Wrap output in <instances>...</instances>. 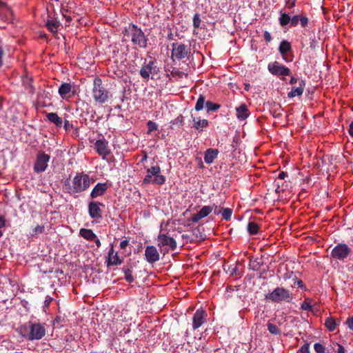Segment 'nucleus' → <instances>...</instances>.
<instances>
[{"mask_svg": "<svg viewBox=\"0 0 353 353\" xmlns=\"http://www.w3.org/2000/svg\"><path fill=\"white\" fill-rule=\"evenodd\" d=\"M201 23V18H200V15H199V14L196 13L194 15V17H193V26H194V28L195 29L199 28Z\"/></svg>", "mask_w": 353, "mask_h": 353, "instance_id": "obj_40", "label": "nucleus"}, {"mask_svg": "<svg viewBox=\"0 0 353 353\" xmlns=\"http://www.w3.org/2000/svg\"><path fill=\"white\" fill-rule=\"evenodd\" d=\"M267 326H268V331L271 334H275V335H278V334H281L280 329L276 325L271 323H268Z\"/></svg>", "mask_w": 353, "mask_h": 353, "instance_id": "obj_36", "label": "nucleus"}, {"mask_svg": "<svg viewBox=\"0 0 353 353\" xmlns=\"http://www.w3.org/2000/svg\"><path fill=\"white\" fill-rule=\"evenodd\" d=\"M299 21L301 27L305 28L307 26L309 20L307 17L301 16Z\"/></svg>", "mask_w": 353, "mask_h": 353, "instance_id": "obj_50", "label": "nucleus"}, {"mask_svg": "<svg viewBox=\"0 0 353 353\" xmlns=\"http://www.w3.org/2000/svg\"><path fill=\"white\" fill-rule=\"evenodd\" d=\"M219 150L217 149L209 148L204 153V161L206 163L210 164L217 157Z\"/></svg>", "mask_w": 353, "mask_h": 353, "instance_id": "obj_25", "label": "nucleus"}, {"mask_svg": "<svg viewBox=\"0 0 353 353\" xmlns=\"http://www.w3.org/2000/svg\"><path fill=\"white\" fill-rule=\"evenodd\" d=\"M267 301L274 303H291L294 299L293 294L283 287H276L271 292L265 294Z\"/></svg>", "mask_w": 353, "mask_h": 353, "instance_id": "obj_4", "label": "nucleus"}, {"mask_svg": "<svg viewBox=\"0 0 353 353\" xmlns=\"http://www.w3.org/2000/svg\"><path fill=\"white\" fill-rule=\"evenodd\" d=\"M205 102V97L203 94H200L195 105V110L200 111L203 108Z\"/></svg>", "mask_w": 353, "mask_h": 353, "instance_id": "obj_33", "label": "nucleus"}, {"mask_svg": "<svg viewBox=\"0 0 353 353\" xmlns=\"http://www.w3.org/2000/svg\"><path fill=\"white\" fill-rule=\"evenodd\" d=\"M232 212V209L231 208H222L221 212L222 218L225 221H229L231 219Z\"/></svg>", "mask_w": 353, "mask_h": 353, "instance_id": "obj_34", "label": "nucleus"}, {"mask_svg": "<svg viewBox=\"0 0 353 353\" xmlns=\"http://www.w3.org/2000/svg\"><path fill=\"white\" fill-rule=\"evenodd\" d=\"M147 125H148V134L151 133L153 131L157 130V128H158L157 124L152 121H148Z\"/></svg>", "mask_w": 353, "mask_h": 353, "instance_id": "obj_41", "label": "nucleus"}, {"mask_svg": "<svg viewBox=\"0 0 353 353\" xmlns=\"http://www.w3.org/2000/svg\"><path fill=\"white\" fill-rule=\"evenodd\" d=\"M92 241L95 243L97 248H99L101 246V241L97 236H95V239H93Z\"/></svg>", "mask_w": 353, "mask_h": 353, "instance_id": "obj_60", "label": "nucleus"}, {"mask_svg": "<svg viewBox=\"0 0 353 353\" xmlns=\"http://www.w3.org/2000/svg\"><path fill=\"white\" fill-rule=\"evenodd\" d=\"M268 70L275 76H288L290 74V69L280 64L278 61L270 63L268 65Z\"/></svg>", "mask_w": 353, "mask_h": 353, "instance_id": "obj_14", "label": "nucleus"}, {"mask_svg": "<svg viewBox=\"0 0 353 353\" xmlns=\"http://www.w3.org/2000/svg\"><path fill=\"white\" fill-rule=\"evenodd\" d=\"M67 192L69 194L81 193L85 191L90 185V177L83 172L77 173L72 181V185L70 179L64 182Z\"/></svg>", "mask_w": 353, "mask_h": 353, "instance_id": "obj_3", "label": "nucleus"}, {"mask_svg": "<svg viewBox=\"0 0 353 353\" xmlns=\"http://www.w3.org/2000/svg\"><path fill=\"white\" fill-rule=\"evenodd\" d=\"M110 185L108 183H98L92 189L90 193V198L94 199L104 195Z\"/></svg>", "mask_w": 353, "mask_h": 353, "instance_id": "obj_18", "label": "nucleus"}, {"mask_svg": "<svg viewBox=\"0 0 353 353\" xmlns=\"http://www.w3.org/2000/svg\"><path fill=\"white\" fill-rule=\"evenodd\" d=\"M314 348L316 353H324L325 352V347L319 343L314 344Z\"/></svg>", "mask_w": 353, "mask_h": 353, "instance_id": "obj_45", "label": "nucleus"}, {"mask_svg": "<svg viewBox=\"0 0 353 353\" xmlns=\"http://www.w3.org/2000/svg\"><path fill=\"white\" fill-rule=\"evenodd\" d=\"M63 320H64V319L60 316H56V318L53 321V325L62 327L63 326L62 323H63Z\"/></svg>", "mask_w": 353, "mask_h": 353, "instance_id": "obj_46", "label": "nucleus"}, {"mask_svg": "<svg viewBox=\"0 0 353 353\" xmlns=\"http://www.w3.org/2000/svg\"><path fill=\"white\" fill-rule=\"evenodd\" d=\"M92 96L94 101L100 104L107 102L111 97L110 92L103 86L101 78L97 77L94 79Z\"/></svg>", "mask_w": 353, "mask_h": 353, "instance_id": "obj_5", "label": "nucleus"}, {"mask_svg": "<svg viewBox=\"0 0 353 353\" xmlns=\"http://www.w3.org/2000/svg\"><path fill=\"white\" fill-rule=\"evenodd\" d=\"M129 242L128 240H123L120 243V248L123 250L125 249L126 247L128 245Z\"/></svg>", "mask_w": 353, "mask_h": 353, "instance_id": "obj_58", "label": "nucleus"}, {"mask_svg": "<svg viewBox=\"0 0 353 353\" xmlns=\"http://www.w3.org/2000/svg\"><path fill=\"white\" fill-rule=\"evenodd\" d=\"M294 284H296L299 288L303 290H307L306 286L301 280H297L296 282L294 283Z\"/></svg>", "mask_w": 353, "mask_h": 353, "instance_id": "obj_53", "label": "nucleus"}, {"mask_svg": "<svg viewBox=\"0 0 353 353\" xmlns=\"http://www.w3.org/2000/svg\"><path fill=\"white\" fill-rule=\"evenodd\" d=\"M348 132L350 136L353 137V121L350 125Z\"/></svg>", "mask_w": 353, "mask_h": 353, "instance_id": "obj_64", "label": "nucleus"}, {"mask_svg": "<svg viewBox=\"0 0 353 353\" xmlns=\"http://www.w3.org/2000/svg\"><path fill=\"white\" fill-rule=\"evenodd\" d=\"M64 125L63 128L66 132L70 131V128H74L75 130V134L78 133V128H74L72 123H70L69 121L66 119V114H65L64 121H63Z\"/></svg>", "mask_w": 353, "mask_h": 353, "instance_id": "obj_37", "label": "nucleus"}, {"mask_svg": "<svg viewBox=\"0 0 353 353\" xmlns=\"http://www.w3.org/2000/svg\"><path fill=\"white\" fill-rule=\"evenodd\" d=\"M46 119L52 123H54L55 126L60 128L63 126V119L55 112L47 113Z\"/></svg>", "mask_w": 353, "mask_h": 353, "instance_id": "obj_24", "label": "nucleus"}, {"mask_svg": "<svg viewBox=\"0 0 353 353\" xmlns=\"http://www.w3.org/2000/svg\"><path fill=\"white\" fill-rule=\"evenodd\" d=\"M287 176H288L287 172L282 171V172H279L278 178L280 179H284Z\"/></svg>", "mask_w": 353, "mask_h": 353, "instance_id": "obj_62", "label": "nucleus"}, {"mask_svg": "<svg viewBox=\"0 0 353 353\" xmlns=\"http://www.w3.org/2000/svg\"><path fill=\"white\" fill-rule=\"evenodd\" d=\"M301 15H295L292 18H291L290 26L292 27H295L298 25L300 21Z\"/></svg>", "mask_w": 353, "mask_h": 353, "instance_id": "obj_47", "label": "nucleus"}, {"mask_svg": "<svg viewBox=\"0 0 353 353\" xmlns=\"http://www.w3.org/2000/svg\"><path fill=\"white\" fill-rule=\"evenodd\" d=\"M263 37L266 42H270L272 40V37L268 31L264 32Z\"/></svg>", "mask_w": 353, "mask_h": 353, "instance_id": "obj_56", "label": "nucleus"}, {"mask_svg": "<svg viewBox=\"0 0 353 353\" xmlns=\"http://www.w3.org/2000/svg\"><path fill=\"white\" fill-rule=\"evenodd\" d=\"M203 217L202 216V215L201 214V213L199 212H198L196 214H194L192 218H191V221L193 222V223H197L200 219H203Z\"/></svg>", "mask_w": 353, "mask_h": 353, "instance_id": "obj_51", "label": "nucleus"}, {"mask_svg": "<svg viewBox=\"0 0 353 353\" xmlns=\"http://www.w3.org/2000/svg\"><path fill=\"white\" fill-rule=\"evenodd\" d=\"M94 150L104 160L110 161V157L113 158V156L111 155V150L108 146V141L104 138L96 141Z\"/></svg>", "mask_w": 353, "mask_h": 353, "instance_id": "obj_10", "label": "nucleus"}, {"mask_svg": "<svg viewBox=\"0 0 353 353\" xmlns=\"http://www.w3.org/2000/svg\"><path fill=\"white\" fill-rule=\"evenodd\" d=\"M123 39H130L132 46L145 49L148 46L149 39L137 25L130 23L123 30Z\"/></svg>", "mask_w": 353, "mask_h": 353, "instance_id": "obj_1", "label": "nucleus"}, {"mask_svg": "<svg viewBox=\"0 0 353 353\" xmlns=\"http://www.w3.org/2000/svg\"><path fill=\"white\" fill-rule=\"evenodd\" d=\"M305 86V82L304 80H300L299 81V86H293L292 88V90L288 94V97L289 98H293L296 96H301L302 95L304 88Z\"/></svg>", "mask_w": 353, "mask_h": 353, "instance_id": "obj_22", "label": "nucleus"}, {"mask_svg": "<svg viewBox=\"0 0 353 353\" xmlns=\"http://www.w3.org/2000/svg\"><path fill=\"white\" fill-rule=\"evenodd\" d=\"M159 72V69L157 65V60L151 57L148 61L145 59L141 68L139 74L143 79L148 80L150 74H157Z\"/></svg>", "mask_w": 353, "mask_h": 353, "instance_id": "obj_8", "label": "nucleus"}, {"mask_svg": "<svg viewBox=\"0 0 353 353\" xmlns=\"http://www.w3.org/2000/svg\"><path fill=\"white\" fill-rule=\"evenodd\" d=\"M79 235L88 241L95 239V236H97L92 230L85 228H81L80 230Z\"/></svg>", "mask_w": 353, "mask_h": 353, "instance_id": "obj_28", "label": "nucleus"}, {"mask_svg": "<svg viewBox=\"0 0 353 353\" xmlns=\"http://www.w3.org/2000/svg\"><path fill=\"white\" fill-rule=\"evenodd\" d=\"M346 324L347 325L348 327L353 330V316L349 317L346 321Z\"/></svg>", "mask_w": 353, "mask_h": 353, "instance_id": "obj_54", "label": "nucleus"}, {"mask_svg": "<svg viewBox=\"0 0 353 353\" xmlns=\"http://www.w3.org/2000/svg\"><path fill=\"white\" fill-rule=\"evenodd\" d=\"M190 54L191 48L190 45L180 42H175L172 44L171 59L173 61L185 59H188Z\"/></svg>", "mask_w": 353, "mask_h": 353, "instance_id": "obj_6", "label": "nucleus"}, {"mask_svg": "<svg viewBox=\"0 0 353 353\" xmlns=\"http://www.w3.org/2000/svg\"><path fill=\"white\" fill-rule=\"evenodd\" d=\"M125 279L128 283H132L134 281V277L132 276V272L130 269H124Z\"/></svg>", "mask_w": 353, "mask_h": 353, "instance_id": "obj_39", "label": "nucleus"}, {"mask_svg": "<svg viewBox=\"0 0 353 353\" xmlns=\"http://www.w3.org/2000/svg\"><path fill=\"white\" fill-rule=\"evenodd\" d=\"M161 168L159 165L152 166L147 170V174L143 180L145 184L154 183L163 185L165 182V177L161 174Z\"/></svg>", "mask_w": 353, "mask_h": 353, "instance_id": "obj_7", "label": "nucleus"}, {"mask_svg": "<svg viewBox=\"0 0 353 353\" xmlns=\"http://www.w3.org/2000/svg\"><path fill=\"white\" fill-rule=\"evenodd\" d=\"M46 26L56 37L60 23L57 19H48L46 22Z\"/></svg>", "mask_w": 353, "mask_h": 353, "instance_id": "obj_27", "label": "nucleus"}, {"mask_svg": "<svg viewBox=\"0 0 353 353\" xmlns=\"http://www.w3.org/2000/svg\"><path fill=\"white\" fill-rule=\"evenodd\" d=\"M296 0H285V6L288 9H292L296 5Z\"/></svg>", "mask_w": 353, "mask_h": 353, "instance_id": "obj_52", "label": "nucleus"}, {"mask_svg": "<svg viewBox=\"0 0 353 353\" xmlns=\"http://www.w3.org/2000/svg\"><path fill=\"white\" fill-rule=\"evenodd\" d=\"M312 299L305 298L304 301L301 303V308L303 310L313 312L312 303Z\"/></svg>", "mask_w": 353, "mask_h": 353, "instance_id": "obj_31", "label": "nucleus"}, {"mask_svg": "<svg viewBox=\"0 0 353 353\" xmlns=\"http://www.w3.org/2000/svg\"><path fill=\"white\" fill-rule=\"evenodd\" d=\"M250 114L246 104L242 103L236 108V116L239 121L245 120Z\"/></svg>", "mask_w": 353, "mask_h": 353, "instance_id": "obj_21", "label": "nucleus"}, {"mask_svg": "<svg viewBox=\"0 0 353 353\" xmlns=\"http://www.w3.org/2000/svg\"><path fill=\"white\" fill-rule=\"evenodd\" d=\"M107 266L119 265L123 263V259H120L117 252H114L113 245H111L108 252V257L106 260Z\"/></svg>", "mask_w": 353, "mask_h": 353, "instance_id": "obj_20", "label": "nucleus"}, {"mask_svg": "<svg viewBox=\"0 0 353 353\" xmlns=\"http://www.w3.org/2000/svg\"><path fill=\"white\" fill-rule=\"evenodd\" d=\"M171 68H172L171 74L173 77H179V78H182L183 77V75L185 74V73L183 72L179 71L176 68L171 67Z\"/></svg>", "mask_w": 353, "mask_h": 353, "instance_id": "obj_42", "label": "nucleus"}, {"mask_svg": "<svg viewBox=\"0 0 353 353\" xmlns=\"http://www.w3.org/2000/svg\"><path fill=\"white\" fill-rule=\"evenodd\" d=\"M309 347V343H306L301 347L296 353H310Z\"/></svg>", "mask_w": 353, "mask_h": 353, "instance_id": "obj_48", "label": "nucleus"}, {"mask_svg": "<svg viewBox=\"0 0 353 353\" xmlns=\"http://www.w3.org/2000/svg\"><path fill=\"white\" fill-rule=\"evenodd\" d=\"M212 210H213V207L205 205L199 212L201 213L202 216L204 218V217H206L207 216H208L212 212Z\"/></svg>", "mask_w": 353, "mask_h": 353, "instance_id": "obj_38", "label": "nucleus"}, {"mask_svg": "<svg viewBox=\"0 0 353 353\" xmlns=\"http://www.w3.org/2000/svg\"><path fill=\"white\" fill-rule=\"evenodd\" d=\"M50 159V155L46 154L43 151H39L37 155L34 164V171L36 173H41L44 172L48 167V163L49 162Z\"/></svg>", "mask_w": 353, "mask_h": 353, "instance_id": "obj_12", "label": "nucleus"}, {"mask_svg": "<svg viewBox=\"0 0 353 353\" xmlns=\"http://www.w3.org/2000/svg\"><path fill=\"white\" fill-rule=\"evenodd\" d=\"M45 228L43 225H37L35 227L33 230V233L32 234V236H36L39 234H41L44 232Z\"/></svg>", "mask_w": 353, "mask_h": 353, "instance_id": "obj_44", "label": "nucleus"}, {"mask_svg": "<svg viewBox=\"0 0 353 353\" xmlns=\"http://www.w3.org/2000/svg\"><path fill=\"white\" fill-rule=\"evenodd\" d=\"M58 92L62 99L68 100L76 94L74 85L70 83H63L59 87Z\"/></svg>", "mask_w": 353, "mask_h": 353, "instance_id": "obj_15", "label": "nucleus"}, {"mask_svg": "<svg viewBox=\"0 0 353 353\" xmlns=\"http://www.w3.org/2000/svg\"><path fill=\"white\" fill-rule=\"evenodd\" d=\"M179 123L180 124H183V117L181 114L178 116L175 119L174 121L173 122V123Z\"/></svg>", "mask_w": 353, "mask_h": 353, "instance_id": "obj_57", "label": "nucleus"}, {"mask_svg": "<svg viewBox=\"0 0 353 353\" xmlns=\"http://www.w3.org/2000/svg\"><path fill=\"white\" fill-rule=\"evenodd\" d=\"M337 345H338L337 353H345V350L341 345L337 344Z\"/></svg>", "mask_w": 353, "mask_h": 353, "instance_id": "obj_63", "label": "nucleus"}, {"mask_svg": "<svg viewBox=\"0 0 353 353\" xmlns=\"http://www.w3.org/2000/svg\"><path fill=\"white\" fill-rule=\"evenodd\" d=\"M158 240V246L161 248V252L163 253V254L168 252V250L167 248H164L165 246H168L172 251H174L176 248V241L171 236H168L165 234L159 233L157 237Z\"/></svg>", "mask_w": 353, "mask_h": 353, "instance_id": "obj_11", "label": "nucleus"}, {"mask_svg": "<svg viewBox=\"0 0 353 353\" xmlns=\"http://www.w3.org/2000/svg\"><path fill=\"white\" fill-rule=\"evenodd\" d=\"M207 312L203 309L197 310L192 318V328L196 330L206 322Z\"/></svg>", "mask_w": 353, "mask_h": 353, "instance_id": "obj_17", "label": "nucleus"}, {"mask_svg": "<svg viewBox=\"0 0 353 353\" xmlns=\"http://www.w3.org/2000/svg\"><path fill=\"white\" fill-rule=\"evenodd\" d=\"M325 325L329 331L333 332L336 329V323L334 318L327 317L325 319Z\"/></svg>", "mask_w": 353, "mask_h": 353, "instance_id": "obj_30", "label": "nucleus"}, {"mask_svg": "<svg viewBox=\"0 0 353 353\" xmlns=\"http://www.w3.org/2000/svg\"><path fill=\"white\" fill-rule=\"evenodd\" d=\"M101 206L104 207V204L98 201H90L88 203V212L90 216L97 221L102 219V210Z\"/></svg>", "mask_w": 353, "mask_h": 353, "instance_id": "obj_16", "label": "nucleus"}, {"mask_svg": "<svg viewBox=\"0 0 353 353\" xmlns=\"http://www.w3.org/2000/svg\"><path fill=\"white\" fill-rule=\"evenodd\" d=\"M205 106L208 112L216 111L221 108L220 104L214 103L210 101H208L205 103Z\"/></svg>", "mask_w": 353, "mask_h": 353, "instance_id": "obj_35", "label": "nucleus"}, {"mask_svg": "<svg viewBox=\"0 0 353 353\" xmlns=\"http://www.w3.org/2000/svg\"><path fill=\"white\" fill-rule=\"evenodd\" d=\"M7 225L6 219L3 216L0 215V238L3 236V232L1 229L6 227Z\"/></svg>", "mask_w": 353, "mask_h": 353, "instance_id": "obj_43", "label": "nucleus"}, {"mask_svg": "<svg viewBox=\"0 0 353 353\" xmlns=\"http://www.w3.org/2000/svg\"><path fill=\"white\" fill-rule=\"evenodd\" d=\"M193 126L196 130L202 132L203 129L207 128L209 125V122L207 119H201L199 117H194L192 115Z\"/></svg>", "mask_w": 353, "mask_h": 353, "instance_id": "obj_23", "label": "nucleus"}, {"mask_svg": "<svg viewBox=\"0 0 353 353\" xmlns=\"http://www.w3.org/2000/svg\"><path fill=\"white\" fill-rule=\"evenodd\" d=\"M212 207H213L214 214H221V210H222L223 208L218 207L215 204H213V205Z\"/></svg>", "mask_w": 353, "mask_h": 353, "instance_id": "obj_55", "label": "nucleus"}, {"mask_svg": "<svg viewBox=\"0 0 353 353\" xmlns=\"http://www.w3.org/2000/svg\"><path fill=\"white\" fill-rule=\"evenodd\" d=\"M250 268L254 271H257L260 266H261V264L258 261V259L256 258L252 263H250Z\"/></svg>", "mask_w": 353, "mask_h": 353, "instance_id": "obj_49", "label": "nucleus"}, {"mask_svg": "<svg viewBox=\"0 0 353 353\" xmlns=\"http://www.w3.org/2000/svg\"><path fill=\"white\" fill-rule=\"evenodd\" d=\"M352 254V249L345 243L337 244L331 252V256L336 260L344 261Z\"/></svg>", "mask_w": 353, "mask_h": 353, "instance_id": "obj_9", "label": "nucleus"}, {"mask_svg": "<svg viewBox=\"0 0 353 353\" xmlns=\"http://www.w3.org/2000/svg\"><path fill=\"white\" fill-rule=\"evenodd\" d=\"M52 300H53V299L51 298L50 296H46V300L44 301L45 306H48Z\"/></svg>", "mask_w": 353, "mask_h": 353, "instance_id": "obj_59", "label": "nucleus"}, {"mask_svg": "<svg viewBox=\"0 0 353 353\" xmlns=\"http://www.w3.org/2000/svg\"><path fill=\"white\" fill-rule=\"evenodd\" d=\"M145 256L149 263H154L159 260V254L153 245L147 246L145 250Z\"/></svg>", "mask_w": 353, "mask_h": 353, "instance_id": "obj_19", "label": "nucleus"}, {"mask_svg": "<svg viewBox=\"0 0 353 353\" xmlns=\"http://www.w3.org/2000/svg\"><path fill=\"white\" fill-rule=\"evenodd\" d=\"M247 230L250 235H255L259 233L260 226L254 221H250L248 224Z\"/></svg>", "mask_w": 353, "mask_h": 353, "instance_id": "obj_29", "label": "nucleus"}, {"mask_svg": "<svg viewBox=\"0 0 353 353\" xmlns=\"http://www.w3.org/2000/svg\"><path fill=\"white\" fill-rule=\"evenodd\" d=\"M279 51L284 61L286 62H291L293 61L294 56L290 42L286 40L282 41L280 43Z\"/></svg>", "mask_w": 353, "mask_h": 353, "instance_id": "obj_13", "label": "nucleus"}, {"mask_svg": "<svg viewBox=\"0 0 353 353\" xmlns=\"http://www.w3.org/2000/svg\"><path fill=\"white\" fill-rule=\"evenodd\" d=\"M0 17H1L2 20L7 22H10L13 19L12 11L7 4L0 10Z\"/></svg>", "mask_w": 353, "mask_h": 353, "instance_id": "obj_26", "label": "nucleus"}, {"mask_svg": "<svg viewBox=\"0 0 353 353\" xmlns=\"http://www.w3.org/2000/svg\"><path fill=\"white\" fill-rule=\"evenodd\" d=\"M3 50L2 47L0 46V68L3 65Z\"/></svg>", "mask_w": 353, "mask_h": 353, "instance_id": "obj_61", "label": "nucleus"}, {"mask_svg": "<svg viewBox=\"0 0 353 353\" xmlns=\"http://www.w3.org/2000/svg\"><path fill=\"white\" fill-rule=\"evenodd\" d=\"M18 332L28 341L40 340L46 334V328L41 323L28 321L19 327Z\"/></svg>", "mask_w": 353, "mask_h": 353, "instance_id": "obj_2", "label": "nucleus"}, {"mask_svg": "<svg viewBox=\"0 0 353 353\" xmlns=\"http://www.w3.org/2000/svg\"><path fill=\"white\" fill-rule=\"evenodd\" d=\"M291 18L289 14L286 13H281V17H279V23L282 27L287 26L289 23H290Z\"/></svg>", "mask_w": 353, "mask_h": 353, "instance_id": "obj_32", "label": "nucleus"}]
</instances>
